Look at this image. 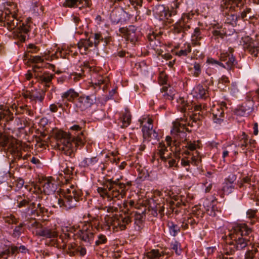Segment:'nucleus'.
<instances>
[{
    "label": "nucleus",
    "instance_id": "nucleus-1",
    "mask_svg": "<svg viewBox=\"0 0 259 259\" xmlns=\"http://www.w3.org/2000/svg\"><path fill=\"white\" fill-rule=\"evenodd\" d=\"M131 182L126 184L120 182L119 179L113 180V178L107 179L103 187H98L97 192L103 198H106L107 201L111 202L109 206H101L99 209L106 210L108 212L118 211V206L120 205L117 201L123 198L127 190V186H131Z\"/></svg>",
    "mask_w": 259,
    "mask_h": 259
},
{
    "label": "nucleus",
    "instance_id": "nucleus-2",
    "mask_svg": "<svg viewBox=\"0 0 259 259\" xmlns=\"http://www.w3.org/2000/svg\"><path fill=\"white\" fill-rule=\"evenodd\" d=\"M201 117V115L194 114L190 115L189 118L184 115L183 117L177 119L173 122V128L171 131L172 137L170 136L166 137L165 141L167 145L170 146L171 142L173 141V144L177 148L179 141L185 144L187 142L186 132L189 133L191 132V130H189L187 126L198 127Z\"/></svg>",
    "mask_w": 259,
    "mask_h": 259
},
{
    "label": "nucleus",
    "instance_id": "nucleus-3",
    "mask_svg": "<svg viewBox=\"0 0 259 259\" xmlns=\"http://www.w3.org/2000/svg\"><path fill=\"white\" fill-rule=\"evenodd\" d=\"M54 137L57 140V148L64 154L71 156L76 147L82 146L85 143V137L82 132L76 137L71 136V134L62 131L55 132Z\"/></svg>",
    "mask_w": 259,
    "mask_h": 259
},
{
    "label": "nucleus",
    "instance_id": "nucleus-4",
    "mask_svg": "<svg viewBox=\"0 0 259 259\" xmlns=\"http://www.w3.org/2000/svg\"><path fill=\"white\" fill-rule=\"evenodd\" d=\"M229 231L228 237L234 241L237 250L243 249L252 244L253 241L252 231L245 224L235 225Z\"/></svg>",
    "mask_w": 259,
    "mask_h": 259
},
{
    "label": "nucleus",
    "instance_id": "nucleus-5",
    "mask_svg": "<svg viewBox=\"0 0 259 259\" xmlns=\"http://www.w3.org/2000/svg\"><path fill=\"white\" fill-rule=\"evenodd\" d=\"M59 198H57V204L59 207L68 210L76 207L78 202L82 199V192L73 185L67 186L60 190Z\"/></svg>",
    "mask_w": 259,
    "mask_h": 259
},
{
    "label": "nucleus",
    "instance_id": "nucleus-6",
    "mask_svg": "<svg viewBox=\"0 0 259 259\" xmlns=\"http://www.w3.org/2000/svg\"><path fill=\"white\" fill-rule=\"evenodd\" d=\"M7 26L8 29L11 31L14 30V32L21 40H25L26 34L30 31V25L29 22H22L17 19L14 15H8L6 18L5 25Z\"/></svg>",
    "mask_w": 259,
    "mask_h": 259
},
{
    "label": "nucleus",
    "instance_id": "nucleus-7",
    "mask_svg": "<svg viewBox=\"0 0 259 259\" xmlns=\"http://www.w3.org/2000/svg\"><path fill=\"white\" fill-rule=\"evenodd\" d=\"M20 141L6 134V133H0V146L4 150H7L13 155L22 156V148Z\"/></svg>",
    "mask_w": 259,
    "mask_h": 259
},
{
    "label": "nucleus",
    "instance_id": "nucleus-8",
    "mask_svg": "<svg viewBox=\"0 0 259 259\" xmlns=\"http://www.w3.org/2000/svg\"><path fill=\"white\" fill-rule=\"evenodd\" d=\"M105 220L107 225L113 231L125 230L131 222V217L126 214L106 215Z\"/></svg>",
    "mask_w": 259,
    "mask_h": 259
},
{
    "label": "nucleus",
    "instance_id": "nucleus-9",
    "mask_svg": "<svg viewBox=\"0 0 259 259\" xmlns=\"http://www.w3.org/2000/svg\"><path fill=\"white\" fill-rule=\"evenodd\" d=\"M30 229L32 233L36 236L48 238H55L58 235L57 232L55 230L44 227L40 223L36 221H34L31 224Z\"/></svg>",
    "mask_w": 259,
    "mask_h": 259
},
{
    "label": "nucleus",
    "instance_id": "nucleus-10",
    "mask_svg": "<svg viewBox=\"0 0 259 259\" xmlns=\"http://www.w3.org/2000/svg\"><path fill=\"white\" fill-rule=\"evenodd\" d=\"M43 196L42 195H38L36 197V200L34 202L31 203L29 205V208L31 210V214L36 216L37 217H42L47 215L48 209L44 206V204L42 201Z\"/></svg>",
    "mask_w": 259,
    "mask_h": 259
},
{
    "label": "nucleus",
    "instance_id": "nucleus-11",
    "mask_svg": "<svg viewBox=\"0 0 259 259\" xmlns=\"http://www.w3.org/2000/svg\"><path fill=\"white\" fill-rule=\"evenodd\" d=\"M256 141L253 139H249L248 136L245 132L238 135L236 138V144L233 145V147L236 149V147H239L242 150L246 149L249 151H253L255 148Z\"/></svg>",
    "mask_w": 259,
    "mask_h": 259
},
{
    "label": "nucleus",
    "instance_id": "nucleus-12",
    "mask_svg": "<svg viewBox=\"0 0 259 259\" xmlns=\"http://www.w3.org/2000/svg\"><path fill=\"white\" fill-rule=\"evenodd\" d=\"M182 155L183 157L181 160V164L182 166L186 167L187 171L189 170L191 165L197 166L201 162V156L199 152Z\"/></svg>",
    "mask_w": 259,
    "mask_h": 259
},
{
    "label": "nucleus",
    "instance_id": "nucleus-13",
    "mask_svg": "<svg viewBox=\"0 0 259 259\" xmlns=\"http://www.w3.org/2000/svg\"><path fill=\"white\" fill-rule=\"evenodd\" d=\"M88 217L89 220L82 225L78 235L82 240L91 243L93 239L94 233L93 232L92 225L89 222H91V220L93 219L89 213L88 214Z\"/></svg>",
    "mask_w": 259,
    "mask_h": 259
},
{
    "label": "nucleus",
    "instance_id": "nucleus-14",
    "mask_svg": "<svg viewBox=\"0 0 259 259\" xmlns=\"http://www.w3.org/2000/svg\"><path fill=\"white\" fill-rule=\"evenodd\" d=\"M227 110V104L224 102L212 106L211 109V113L213 122L217 124H221L224 119L225 112Z\"/></svg>",
    "mask_w": 259,
    "mask_h": 259
},
{
    "label": "nucleus",
    "instance_id": "nucleus-15",
    "mask_svg": "<svg viewBox=\"0 0 259 259\" xmlns=\"http://www.w3.org/2000/svg\"><path fill=\"white\" fill-rule=\"evenodd\" d=\"M229 52L222 53L220 55V59L222 61L226 62V65L224 66L223 63H219L217 61H214V63L218 64L220 66H224L228 70L232 69L236 64L235 57L233 55V49L229 48Z\"/></svg>",
    "mask_w": 259,
    "mask_h": 259
},
{
    "label": "nucleus",
    "instance_id": "nucleus-16",
    "mask_svg": "<svg viewBox=\"0 0 259 259\" xmlns=\"http://www.w3.org/2000/svg\"><path fill=\"white\" fill-rule=\"evenodd\" d=\"M77 98L75 106L78 112L84 111L90 108L95 101L93 96L81 95Z\"/></svg>",
    "mask_w": 259,
    "mask_h": 259
},
{
    "label": "nucleus",
    "instance_id": "nucleus-17",
    "mask_svg": "<svg viewBox=\"0 0 259 259\" xmlns=\"http://www.w3.org/2000/svg\"><path fill=\"white\" fill-rule=\"evenodd\" d=\"M191 24L190 17L188 15H184L182 18L174 26L175 33H185L191 28Z\"/></svg>",
    "mask_w": 259,
    "mask_h": 259
},
{
    "label": "nucleus",
    "instance_id": "nucleus-18",
    "mask_svg": "<svg viewBox=\"0 0 259 259\" xmlns=\"http://www.w3.org/2000/svg\"><path fill=\"white\" fill-rule=\"evenodd\" d=\"M243 5V0H222L221 7L225 14L233 12Z\"/></svg>",
    "mask_w": 259,
    "mask_h": 259
},
{
    "label": "nucleus",
    "instance_id": "nucleus-19",
    "mask_svg": "<svg viewBox=\"0 0 259 259\" xmlns=\"http://www.w3.org/2000/svg\"><path fill=\"white\" fill-rule=\"evenodd\" d=\"M201 148V143L199 140L194 141H187L185 145L182 146L178 151L181 152V154H189L194 153V152H198V149Z\"/></svg>",
    "mask_w": 259,
    "mask_h": 259
},
{
    "label": "nucleus",
    "instance_id": "nucleus-20",
    "mask_svg": "<svg viewBox=\"0 0 259 259\" xmlns=\"http://www.w3.org/2000/svg\"><path fill=\"white\" fill-rule=\"evenodd\" d=\"M99 159L97 157L84 158L79 163L81 167L89 169L91 170L96 171L99 166Z\"/></svg>",
    "mask_w": 259,
    "mask_h": 259
},
{
    "label": "nucleus",
    "instance_id": "nucleus-21",
    "mask_svg": "<svg viewBox=\"0 0 259 259\" xmlns=\"http://www.w3.org/2000/svg\"><path fill=\"white\" fill-rule=\"evenodd\" d=\"M44 59L40 56H31L26 62L28 65L32 66V70L34 73L38 71L37 70L40 69L43 67Z\"/></svg>",
    "mask_w": 259,
    "mask_h": 259
},
{
    "label": "nucleus",
    "instance_id": "nucleus-22",
    "mask_svg": "<svg viewBox=\"0 0 259 259\" xmlns=\"http://www.w3.org/2000/svg\"><path fill=\"white\" fill-rule=\"evenodd\" d=\"M169 155H171V153L168 150L164 143H159L156 152L154 153L152 159V162L153 163L157 157H159L161 160L165 159Z\"/></svg>",
    "mask_w": 259,
    "mask_h": 259
},
{
    "label": "nucleus",
    "instance_id": "nucleus-23",
    "mask_svg": "<svg viewBox=\"0 0 259 259\" xmlns=\"http://www.w3.org/2000/svg\"><path fill=\"white\" fill-rule=\"evenodd\" d=\"M41 183L42 191L46 195H50L55 191L56 185L52 177L45 178Z\"/></svg>",
    "mask_w": 259,
    "mask_h": 259
},
{
    "label": "nucleus",
    "instance_id": "nucleus-24",
    "mask_svg": "<svg viewBox=\"0 0 259 259\" xmlns=\"http://www.w3.org/2000/svg\"><path fill=\"white\" fill-rule=\"evenodd\" d=\"M7 109H10L11 112L13 113V114L14 113L15 115L24 114L25 113L29 116H32L33 115V111L29 109L27 105L18 106L14 103L11 105L10 108H8Z\"/></svg>",
    "mask_w": 259,
    "mask_h": 259
},
{
    "label": "nucleus",
    "instance_id": "nucleus-25",
    "mask_svg": "<svg viewBox=\"0 0 259 259\" xmlns=\"http://www.w3.org/2000/svg\"><path fill=\"white\" fill-rule=\"evenodd\" d=\"M211 33V40H214L216 42H219L220 39H223L228 35L226 28L219 25L214 27Z\"/></svg>",
    "mask_w": 259,
    "mask_h": 259
},
{
    "label": "nucleus",
    "instance_id": "nucleus-26",
    "mask_svg": "<svg viewBox=\"0 0 259 259\" xmlns=\"http://www.w3.org/2000/svg\"><path fill=\"white\" fill-rule=\"evenodd\" d=\"M34 73V75L38 81L41 83L46 84V87H49V84L52 81V79L54 76L53 74H52L49 72H44L42 73L39 71H38Z\"/></svg>",
    "mask_w": 259,
    "mask_h": 259
},
{
    "label": "nucleus",
    "instance_id": "nucleus-27",
    "mask_svg": "<svg viewBox=\"0 0 259 259\" xmlns=\"http://www.w3.org/2000/svg\"><path fill=\"white\" fill-rule=\"evenodd\" d=\"M136 29L134 26H130L128 28H120L119 31L123 33L124 37L132 42H135L138 40V36L136 32Z\"/></svg>",
    "mask_w": 259,
    "mask_h": 259
},
{
    "label": "nucleus",
    "instance_id": "nucleus-28",
    "mask_svg": "<svg viewBox=\"0 0 259 259\" xmlns=\"http://www.w3.org/2000/svg\"><path fill=\"white\" fill-rule=\"evenodd\" d=\"M91 38L92 37L88 39H81L78 42V48L81 54H86L88 49L94 46L93 41Z\"/></svg>",
    "mask_w": 259,
    "mask_h": 259
},
{
    "label": "nucleus",
    "instance_id": "nucleus-29",
    "mask_svg": "<svg viewBox=\"0 0 259 259\" xmlns=\"http://www.w3.org/2000/svg\"><path fill=\"white\" fill-rule=\"evenodd\" d=\"M235 180V176L232 175V176H229L226 180L222 189L224 194L228 195L233 192L235 189V185L233 182Z\"/></svg>",
    "mask_w": 259,
    "mask_h": 259
},
{
    "label": "nucleus",
    "instance_id": "nucleus-30",
    "mask_svg": "<svg viewBox=\"0 0 259 259\" xmlns=\"http://www.w3.org/2000/svg\"><path fill=\"white\" fill-rule=\"evenodd\" d=\"M142 132L144 138L148 140L155 139L158 137V134L153 130V124L144 125Z\"/></svg>",
    "mask_w": 259,
    "mask_h": 259
},
{
    "label": "nucleus",
    "instance_id": "nucleus-31",
    "mask_svg": "<svg viewBox=\"0 0 259 259\" xmlns=\"http://www.w3.org/2000/svg\"><path fill=\"white\" fill-rule=\"evenodd\" d=\"M177 107L181 112H186L192 109V105L188 103L183 97H179L177 101Z\"/></svg>",
    "mask_w": 259,
    "mask_h": 259
},
{
    "label": "nucleus",
    "instance_id": "nucleus-32",
    "mask_svg": "<svg viewBox=\"0 0 259 259\" xmlns=\"http://www.w3.org/2000/svg\"><path fill=\"white\" fill-rule=\"evenodd\" d=\"M236 250L234 242L233 240L226 242L223 245V253L219 255L218 257L221 255H223L224 257H226L225 255L232 254Z\"/></svg>",
    "mask_w": 259,
    "mask_h": 259
},
{
    "label": "nucleus",
    "instance_id": "nucleus-33",
    "mask_svg": "<svg viewBox=\"0 0 259 259\" xmlns=\"http://www.w3.org/2000/svg\"><path fill=\"white\" fill-rule=\"evenodd\" d=\"M78 97L79 93L76 92L73 89H69L64 92L61 95L62 100H66L70 102H73L75 99Z\"/></svg>",
    "mask_w": 259,
    "mask_h": 259
},
{
    "label": "nucleus",
    "instance_id": "nucleus-34",
    "mask_svg": "<svg viewBox=\"0 0 259 259\" xmlns=\"http://www.w3.org/2000/svg\"><path fill=\"white\" fill-rule=\"evenodd\" d=\"M28 125V121L24 117H16L13 123L15 131L24 130Z\"/></svg>",
    "mask_w": 259,
    "mask_h": 259
},
{
    "label": "nucleus",
    "instance_id": "nucleus-35",
    "mask_svg": "<svg viewBox=\"0 0 259 259\" xmlns=\"http://www.w3.org/2000/svg\"><path fill=\"white\" fill-rule=\"evenodd\" d=\"M203 36L201 29L199 27H196L191 36L192 44L194 46H200V40L203 38Z\"/></svg>",
    "mask_w": 259,
    "mask_h": 259
},
{
    "label": "nucleus",
    "instance_id": "nucleus-36",
    "mask_svg": "<svg viewBox=\"0 0 259 259\" xmlns=\"http://www.w3.org/2000/svg\"><path fill=\"white\" fill-rule=\"evenodd\" d=\"M13 118V113L10 109H5L0 112V124H4L5 127H6V122L12 121Z\"/></svg>",
    "mask_w": 259,
    "mask_h": 259
},
{
    "label": "nucleus",
    "instance_id": "nucleus-37",
    "mask_svg": "<svg viewBox=\"0 0 259 259\" xmlns=\"http://www.w3.org/2000/svg\"><path fill=\"white\" fill-rule=\"evenodd\" d=\"M252 111V108L247 105V103L243 104L238 106L234 111L235 114L238 116H244L247 115Z\"/></svg>",
    "mask_w": 259,
    "mask_h": 259
},
{
    "label": "nucleus",
    "instance_id": "nucleus-38",
    "mask_svg": "<svg viewBox=\"0 0 259 259\" xmlns=\"http://www.w3.org/2000/svg\"><path fill=\"white\" fill-rule=\"evenodd\" d=\"M162 34L161 32L156 33L152 32L149 33L147 36V38L150 41L151 46L154 47V46H157L158 44H160V36Z\"/></svg>",
    "mask_w": 259,
    "mask_h": 259
},
{
    "label": "nucleus",
    "instance_id": "nucleus-39",
    "mask_svg": "<svg viewBox=\"0 0 259 259\" xmlns=\"http://www.w3.org/2000/svg\"><path fill=\"white\" fill-rule=\"evenodd\" d=\"M191 52V46L190 43L186 42L181 47L180 50L175 52V55L179 57L187 56Z\"/></svg>",
    "mask_w": 259,
    "mask_h": 259
},
{
    "label": "nucleus",
    "instance_id": "nucleus-40",
    "mask_svg": "<svg viewBox=\"0 0 259 259\" xmlns=\"http://www.w3.org/2000/svg\"><path fill=\"white\" fill-rule=\"evenodd\" d=\"M167 254L168 253L165 251H162L160 252L158 249H152L147 253L146 256L149 259H161V257L162 256Z\"/></svg>",
    "mask_w": 259,
    "mask_h": 259
},
{
    "label": "nucleus",
    "instance_id": "nucleus-41",
    "mask_svg": "<svg viewBox=\"0 0 259 259\" xmlns=\"http://www.w3.org/2000/svg\"><path fill=\"white\" fill-rule=\"evenodd\" d=\"M120 118L122 123L121 127L122 128L127 127L131 123V115L130 111L127 109L125 110L124 112L122 113Z\"/></svg>",
    "mask_w": 259,
    "mask_h": 259
},
{
    "label": "nucleus",
    "instance_id": "nucleus-42",
    "mask_svg": "<svg viewBox=\"0 0 259 259\" xmlns=\"http://www.w3.org/2000/svg\"><path fill=\"white\" fill-rule=\"evenodd\" d=\"M161 92L164 93L163 97L165 99L172 100L176 94V91L170 87H163L161 89Z\"/></svg>",
    "mask_w": 259,
    "mask_h": 259
},
{
    "label": "nucleus",
    "instance_id": "nucleus-43",
    "mask_svg": "<svg viewBox=\"0 0 259 259\" xmlns=\"http://www.w3.org/2000/svg\"><path fill=\"white\" fill-rule=\"evenodd\" d=\"M123 12L121 10H113L110 14V18L112 21L115 23H118L122 19V15Z\"/></svg>",
    "mask_w": 259,
    "mask_h": 259
},
{
    "label": "nucleus",
    "instance_id": "nucleus-44",
    "mask_svg": "<svg viewBox=\"0 0 259 259\" xmlns=\"http://www.w3.org/2000/svg\"><path fill=\"white\" fill-rule=\"evenodd\" d=\"M226 14L227 15L225 20L226 23L231 25L233 26H236L239 16L236 14H232V12H230V14L228 12Z\"/></svg>",
    "mask_w": 259,
    "mask_h": 259
},
{
    "label": "nucleus",
    "instance_id": "nucleus-45",
    "mask_svg": "<svg viewBox=\"0 0 259 259\" xmlns=\"http://www.w3.org/2000/svg\"><path fill=\"white\" fill-rule=\"evenodd\" d=\"M10 253V246L0 242V259H8Z\"/></svg>",
    "mask_w": 259,
    "mask_h": 259
},
{
    "label": "nucleus",
    "instance_id": "nucleus-46",
    "mask_svg": "<svg viewBox=\"0 0 259 259\" xmlns=\"http://www.w3.org/2000/svg\"><path fill=\"white\" fill-rule=\"evenodd\" d=\"M167 225L170 234L173 236H176L180 231V227L171 221H168Z\"/></svg>",
    "mask_w": 259,
    "mask_h": 259
},
{
    "label": "nucleus",
    "instance_id": "nucleus-47",
    "mask_svg": "<svg viewBox=\"0 0 259 259\" xmlns=\"http://www.w3.org/2000/svg\"><path fill=\"white\" fill-rule=\"evenodd\" d=\"M197 98H203L206 97L207 90L201 85H198L194 89Z\"/></svg>",
    "mask_w": 259,
    "mask_h": 259
},
{
    "label": "nucleus",
    "instance_id": "nucleus-48",
    "mask_svg": "<svg viewBox=\"0 0 259 259\" xmlns=\"http://www.w3.org/2000/svg\"><path fill=\"white\" fill-rule=\"evenodd\" d=\"M214 203L215 201L212 200L210 204V206H207V208L206 209L207 213L210 216L215 217L217 215V213L219 211L218 207L215 205Z\"/></svg>",
    "mask_w": 259,
    "mask_h": 259
},
{
    "label": "nucleus",
    "instance_id": "nucleus-49",
    "mask_svg": "<svg viewBox=\"0 0 259 259\" xmlns=\"http://www.w3.org/2000/svg\"><path fill=\"white\" fill-rule=\"evenodd\" d=\"M10 253L12 254L18 253L19 252L25 253L28 251V249L24 245H21L19 247H17L14 245H11L10 246Z\"/></svg>",
    "mask_w": 259,
    "mask_h": 259
},
{
    "label": "nucleus",
    "instance_id": "nucleus-50",
    "mask_svg": "<svg viewBox=\"0 0 259 259\" xmlns=\"http://www.w3.org/2000/svg\"><path fill=\"white\" fill-rule=\"evenodd\" d=\"M245 48L254 57H259V46L255 47L252 44H249Z\"/></svg>",
    "mask_w": 259,
    "mask_h": 259
},
{
    "label": "nucleus",
    "instance_id": "nucleus-51",
    "mask_svg": "<svg viewBox=\"0 0 259 259\" xmlns=\"http://www.w3.org/2000/svg\"><path fill=\"white\" fill-rule=\"evenodd\" d=\"M222 156L225 161V158L228 156L230 152H233L235 155L238 153L237 151L233 147V145L228 146L227 147L223 148Z\"/></svg>",
    "mask_w": 259,
    "mask_h": 259
},
{
    "label": "nucleus",
    "instance_id": "nucleus-52",
    "mask_svg": "<svg viewBox=\"0 0 259 259\" xmlns=\"http://www.w3.org/2000/svg\"><path fill=\"white\" fill-rule=\"evenodd\" d=\"M59 239L61 240L64 243L63 246L65 248H68L70 249V247L73 248L74 247L75 245H72L71 244H67V241L68 240V237L70 236V234L68 233H63L60 235Z\"/></svg>",
    "mask_w": 259,
    "mask_h": 259
},
{
    "label": "nucleus",
    "instance_id": "nucleus-53",
    "mask_svg": "<svg viewBox=\"0 0 259 259\" xmlns=\"http://www.w3.org/2000/svg\"><path fill=\"white\" fill-rule=\"evenodd\" d=\"M108 82V79L107 78H104L103 76H99V78L97 80L95 81L94 83V85L95 88L96 87H99V88L101 87V85L103 84V90H104L106 88H107V84Z\"/></svg>",
    "mask_w": 259,
    "mask_h": 259
},
{
    "label": "nucleus",
    "instance_id": "nucleus-54",
    "mask_svg": "<svg viewBox=\"0 0 259 259\" xmlns=\"http://www.w3.org/2000/svg\"><path fill=\"white\" fill-rule=\"evenodd\" d=\"M161 161H163L165 163V166L168 168L177 167L178 165L176 159L171 158V155L168 156V157H166L165 159H161Z\"/></svg>",
    "mask_w": 259,
    "mask_h": 259
},
{
    "label": "nucleus",
    "instance_id": "nucleus-55",
    "mask_svg": "<svg viewBox=\"0 0 259 259\" xmlns=\"http://www.w3.org/2000/svg\"><path fill=\"white\" fill-rule=\"evenodd\" d=\"M25 224L24 223H20L17 226H16L13 230L12 236L15 238H18L22 233L24 232V227Z\"/></svg>",
    "mask_w": 259,
    "mask_h": 259
},
{
    "label": "nucleus",
    "instance_id": "nucleus-56",
    "mask_svg": "<svg viewBox=\"0 0 259 259\" xmlns=\"http://www.w3.org/2000/svg\"><path fill=\"white\" fill-rule=\"evenodd\" d=\"M170 248L175 251L177 255H180L182 253V249L180 243L177 241L172 242L170 245Z\"/></svg>",
    "mask_w": 259,
    "mask_h": 259
},
{
    "label": "nucleus",
    "instance_id": "nucleus-57",
    "mask_svg": "<svg viewBox=\"0 0 259 259\" xmlns=\"http://www.w3.org/2000/svg\"><path fill=\"white\" fill-rule=\"evenodd\" d=\"M20 145H21V146H22L23 148H22V156L19 157L17 156L16 155H13L15 158H17L18 159H27L30 156V154L27 153L24 154L25 152H26L28 150L29 148L27 146H25L24 144H23L21 142H20Z\"/></svg>",
    "mask_w": 259,
    "mask_h": 259
},
{
    "label": "nucleus",
    "instance_id": "nucleus-58",
    "mask_svg": "<svg viewBox=\"0 0 259 259\" xmlns=\"http://www.w3.org/2000/svg\"><path fill=\"white\" fill-rule=\"evenodd\" d=\"M90 37H92L91 40H94L93 46L97 47L101 40L104 39L103 36L101 33H95L91 35Z\"/></svg>",
    "mask_w": 259,
    "mask_h": 259
},
{
    "label": "nucleus",
    "instance_id": "nucleus-59",
    "mask_svg": "<svg viewBox=\"0 0 259 259\" xmlns=\"http://www.w3.org/2000/svg\"><path fill=\"white\" fill-rule=\"evenodd\" d=\"M3 219L5 223L9 224H16L18 222V219L16 218L14 215L11 214L4 217Z\"/></svg>",
    "mask_w": 259,
    "mask_h": 259
},
{
    "label": "nucleus",
    "instance_id": "nucleus-60",
    "mask_svg": "<svg viewBox=\"0 0 259 259\" xmlns=\"http://www.w3.org/2000/svg\"><path fill=\"white\" fill-rule=\"evenodd\" d=\"M241 18L244 19L248 17L249 19L254 17V14L252 13L251 9L249 8H246L241 13Z\"/></svg>",
    "mask_w": 259,
    "mask_h": 259
},
{
    "label": "nucleus",
    "instance_id": "nucleus-61",
    "mask_svg": "<svg viewBox=\"0 0 259 259\" xmlns=\"http://www.w3.org/2000/svg\"><path fill=\"white\" fill-rule=\"evenodd\" d=\"M31 93V100L34 101L36 100H39L41 102L44 100V97L40 96V94L36 90L30 91Z\"/></svg>",
    "mask_w": 259,
    "mask_h": 259
},
{
    "label": "nucleus",
    "instance_id": "nucleus-62",
    "mask_svg": "<svg viewBox=\"0 0 259 259\" xmlns=\"http://www.w3.org/2000/svg\"><path fill=\"white\" fill-rule=\"evenodd\" d=\"M193 68L194 71L193 75L196 77H198L201 73V65L197 62H195Z\"/></svg>",
    "mask_w": 259,
    "mask_h": 259
},
{
    "label": "nucleus",
    "instance_id": "nucleus-63",
    "mask_svg": "<svg viewBox=\"0 0 259 259\" xmlns=\"http://www.w3.org/2000/svg\"><path fill=\"white\" fill-rule=\"evenodd\" d=\"M192 212L197 219L199 218H202L204 214L203 211L201 210L198 206H195L193 207Z\"/></svg>",
    "mask_w": 259,
    "mask_h": 259
},
{
    "label": "nucleus",
    "instance_id": "nucleus-64",
    "mask_svg": "<svg viewBox=\"0 0 259 259\" xmlns=\"http://www.w3.org/2000/svg\"><path fill=\"white\" fill-rule=\"evenodd\" d=\"M258 252L256 248H252L251 250H248L245 254V259H253L255 254Z\"/></svg>",
    "mask_w": 259,
    "mask_h": 259
}]
</instances>
